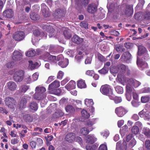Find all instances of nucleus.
Returning <instances> with one entry per match:
<instances>
[{
	"label": "nucleus",
	"instance_id": "nucleus-1",
	"mask_svg": "<svg viewBox=\"0 0 150 150\" xmlns=\"http://www.w3.org/2000/svg\"><path fill=\"white\" fill-rule=\"evenodd\" d=\"M118 81L123 85L127 82L126 86V91L128 93H131L134 90V88H137L140 84L139 81L133 79H129L126 78L121 74L117 75Z\"/></svg>",
	"mask_w": 150,
	"mask_h": 150
},
{
	"label": "nucleus",
	"instance_id": "nucleus-2",
	"mask_svg": "<svg viewBox=\"0 0 150 150\" xmlns=\"http://www.w3.org/2000/svg\"><path fill=\"white\" fill-rule=\"evenodd\" d=\"M46 89L45 88L37 86L35 88V92L33 96L34 98L37 100H42L46 97V96L44 93Z\"/></svg>",
	"mask_w": 150,
	"mask_h": 150
},
{
	"label": "nucleus",
	"instance_id": "nucleus-3",
	"mask_svg": "<svg viewBox=\"0 0 150 150\" xmlns=\"http://www.w3.org/2000/svg\"><path fill=\"white\" fill-rule=\"evenodd\" d=\"M14 80L16 82L21 81L23 78L24 71L22 70L15 69L12 70Z\"/></svg>",
	"mask_w": 150,
	"mask_h": 150
},
{
	"label": "nucleus",
	"instance_id": "nucleus-4",
	"mask_svg": "<svg viewBox=\"0 0 150 150\" xmlns=\"http://www.w3.org/2000/svg\"><path fill=\"white\" fill-rule=\"evenodd\" d=\"M100 91L103 94L108 96L110 99L114 98V95L113 93L112 89L109 85H106L102 86L100 88Z\"/></svg>",
	"mask_w": 150,
	"mask_h": 150
},
{
	"label": "nucleus",
	"instance_id": "nucleus-5",
	"mask_svg": "<svg viewBox=\"0 0 150 150\" xmlns=\"http://www.w3.org/2000/svg\"><path fill=\"white\" fill-rule=\"evenodd\" d=\"M4 101L6 105L10 108L13 109L16 107V102L13 98L7 97L5 98Z\"/></svg>",
	"mask_w": 150,
	"mask_h": 150
},
{
	"label": "nucleus",
	"instance_id": "nucleus-6",
	"mask_svg": "<svg viewBox=\"0 0 150 150\" xmlns=\"http://www.w3.org/2000/svg\"><path fill=\"white\" fill-rule=\"evenodd\" d=\"M42 28L49 33V36L50 38L54 36L56 33L55 30L52 25L48 24H43L42 25Z\"/></svg>",
	"mask_w": 150,
	"mask_h": 150
},
{
	"label": "nucleus",
	"instance_id": "nucleus-7",
	"mask_svg": "<svg viewBox=\"0 0 150 150\" xmlns=\"http://www.w3.org/2000/svg\"><path fill=\"white\" fill-rule=\"evenodd\" d=\"M66 13L64 10L57 9L54 12L53 15L55 18L59 19L64 17Z\"/></svg>",
	"mask_w": 150,
	"mask_h": 150
},
{
	"label": "nucleus",
	"instance_id": "nucleus-8",
	"mask_svg": "<svg viewBox=\"0 0 150 150\" xmlns=\"http://www.w3.org/2000/svg\"><path fill=\"white\" fill-rule=\"evenodd\" d=\"M25 37V33L22 31H18L15 32L13 36V38L16 41H18L22 40Z\"/></svg>",
	"mask_w": 150,
	"mask_h": 150
},
{
	"label": "nucleus",
	"instance_id": "nucleus-9",
	"mask_svg": "<svg viewBox=\"0 0 150 150\" xmlns=\"http://www.w3.org/2000/svg\"><path fill=\"white\" fill-rule=\"evenodd\" d=\"M48 54L49 55L48 57V61L54 63H56L57 61L62 60L63 58L62 54H60L56 57V56L50 55L49 53Z\"/></svg>",
	"mask_w": 150,
	"mask_h": 150
},
{
	"label": "nucleus",
	"instance_id": "nucleus-10",
	"mask_svg": "<svg viewBox=\"0 0 150 150\" xmlns=\"http://www.w3.org/2000/svg\"><path fill=\"white\" fill-rule=\"evenodd\" d=\"M133 9L132 5H127L124 7L123 12V14H125L127 16H131L133 14Z\"/></svg>",
	"mask_w": 150,
	"mask_h": 150
},
{
	"label": "nucleus",
	"instance_id": "nucleus-11",
	"mask_svg": "<svg viewBox=\"0 0 150 150\" xmlns=\"http://www.w3.org/2000/svg\"><path fill=\"white\" fill-rule=\"evenodd\" d=\"M28 98H30V97L26 95L21 98L20 101L18 103V106L20 108H22L25 107L27 103V100Z\"/></svg>",
	"mask_w": 150,
	"mask_h": 150
},
{
	"label": "nucleus",
	"instance_id": "nucleus-12",
	"mask_svg": "<svg viewBox=\"0 0 150 150\" xmlns=\"http://www.w3.org/2000/svg\"><path fill=\"white\" fill-rule=\"evenodd\" d=\"M127 112V110L122 107L116 108L115 110L116 114L119 117H122Z\"/></svg>",
	"mask_w": 150,
	"mask_h": 150
},
{
	"label": "nucleus",
	"instance_id": "nucleus-13",
	"mask_svg": "<svg viewBox=\"0 0 150 150\" xmlns=\"http://www.w3.org/2000/svg\"><path fill=\"white\" fill-rule=\"evenodd\" d=\"M127 143L125 141L122 143L119 141L117 143L116 150H126L127 149Z\"/></svg>",
	"mask_w": 150,
	"mask_h": 150
},
{
	"label": "nucleus",
	"instance_id": "nucleus-14",
	"mask_svg": "<svg viewBox=\"0 0 150 150\" xmlns=\"http://www.w3.org/2000/svg\"><path fill=\"white\" fill-rule=\"evenodd\" d=\"M22 54L20 52L14 51L12 55V58L14 60L18 61L22 59Z\"/></svg>",
	"mask_w": 150,
	"mask_h": 150
},
{
	"label": "nucleus",
	"instance_id": "nucleus-15",
	"mask_svg": "<svg viewBox=\"0 0 150 150\" xmlns=\"http://www.w3.org/2000/svg\"><path fill=\"white\" fill-rule=\"evenodd\" d=\"M131 57V55L128 52H125L121 56L120 60L122 62H127Z\"/></svg>",
	"mask_w": 150,
	"mask_h": 150
},
{
	"label": "nucleus",
	"instance_id": "nucleus-16",
	"mask_svg": "<svg viewBox=\"0 0 150 150\" xmlns=\"http://www.w3.org/2000/svg\"><path fill=\"white\" fill-rule=\"evenodd\" d=\"M117 4H113L112 0H108L107 8L108 9L109 12H111L114 10L115 8L116 7Z\"/></svg>",
	"mask_w": 150,
	"mask_h": 150
},
{
	"label": "nucleus",
	"instance_id": "nucleus-17",
	"mask_svg": "<svg viewBox=\"0 0 150 150\" xmlns=\"http://www.w3.org/2000/svg\"><path fill=\"white\" fill-rule=\"evenodd\" d=\"M137 64L138 67L142 70L148 67L147 63L144 61H142L138 57L137 58Z\"/></svg>",
	"mask_w": 150,
	"mask_h": 150
},
{
	"label": "nucleus",
	"instance_id": "nucleus-18",
	"mask_svg": "<svg viewBox=\"0 0 150 150\" xmlns=\"http://www.w3.org/2000/svg\"><path fill=\"white\" fill-rule=\"evenodd\" d=\"M139 115L142 117H143L145 120H150V113L145 111L143 110L139 113Z\"/></svg>",
	"mask_w": 150,
	"mask_h": 150
},
{
	"label": "nucleus",
	"instance_id": "nucleus-19",
	"mask_svg": "<svg viewBox=\"0 0 150 150\" xmlns=\"http://www.w3.org/2000/svg\"><path fill=\"white\" fill-rule=\"evenodd\" d=\"M86 142L89 144H93L97 140V139L93 134H90L87 136L85 138Z\"/></svg>",
	"mask_w": 150,
	"mask_h": 150
},
{
	"label": "nucleus",
	"instance_id": "nucleus-20",
	"mask_svg": "<svg viewBox=\"0 0 150 150\" xmlns=\"http://www.w3.org/2000/svg\"><path fill=\"white\" fill-rule=\"evenodd\" d=\"M97 9V7L95 4H92L88 5L87 10L89 13L93 14L96 11Z\"/></svg>",
	"mask_w": 150,
	"mask_h": 150
},
{
	"label": "nucleus",
	"instance_id": "nucleus-21",
	"mask_svg": "<svg viewBox=\"0 0 150 150\" xmlns=\"http://www.w3.org/2000/svg\"><path fill=\"white\" fill-rule=\"evenodd\" d=\"M3 16L7 18H11L13 15V13L11 9H9L5 10L3 13Z\"/></svg>",
	"mask_w": 150,
	"mask_h": 150
},
{
	"label": "nucleus",
	"instance_id": "nucleus-22",
	"mask_svg": "<svg viewBox=\"0 0 150 150\" xmlns=\"http://www.w3.org/2000/svg\"><path fill=\"white\" fill-rule=\"evenodd\" d=\"M6 85L8 89L11 91H15L17 88V85L16 83L12 81L8 82Z\"/></svg>",
	"mask_w": 150,
	"mask_h": 150
},
{
	"label": "nucleus",
	"instance_id": "nucleus-23",
	"mask_svg": "<svg viewBox=\"0 0 150 150\" xmlns=\"http://www.w3.org/2000/svg\"><path fill=\"white\" fill-rule=\"evenodd\" d=\"M71 40L74 43L79 44L83 42V38H80L77 35H75L72 38Z\"/></svg>",
	"mask_w": 150,
	"mask_h": 150
},
{
	"label": "nucleus",
	"instance_id": "nucleus-24",
	"mask_svg": "<svg viewBox=\"0 0 150 150\" xmlns=\"http://www.w3.org/2000/svg\"><path fill=\"white\" fill-rule=\"evenodd\" d=\"M59 86L60 82L57 80H55L49 85L48 89L52 90L59 87Z\"/></svg>",
	"mask_w": 150,
	"mask_h": 150
},
{
	"label": "nucleus",
	"instance_id": "nucleus-25",
	"mask_svg": "<svg viewBox=\"0 0 150 150\" xmlns=\"http://www.w3.org/2000/svg\"><path fill=\"white\" fill-rule=\"evenodd\" d=\"M29 108L30 111L33 112L36 111L38 108L37 104L34 102H30L29 105Z\"/></svg>",
	"mask_w": 150,
	"mask_h": 150
},
{
	"label": "nucleus",
	"instance_id": "nucleus-26",
	"mask_svg": "<svg viewBox=\"0 0 150 150\" xmlns=\"http://www.w3.org/2000/svg\"><path fill=\"white\" fill-rule=\"evenodd\" d=\"M63 34L66 39H69L71 36L70 30L66 28H63Z\"/></svg>",
	"mask_w": 150,
	"mask_h": 150
},
{
	"label": "nucleus",
	"instance_id": "nucleus-27",
	"mask_svg": "<svg viewBox=\"0 0 150 150\" xmlns=\"http://www.w3.org/2000/svg\"><path fill=\"white\" fill-rule=\"evenodd\" d=\"M75 138V134L71 133H69L67 135L65 139L67 141L69 142H71L74 140Z\"/></svg>",
	"mask_w": 150,
	"mask_h": 150
},
{
	"label": "nucleus",
	"instance_id": "nucleus-28",
	"mask_svg": "<svg viewBox=\"0 0 150 150\" xmlns=\"http://www.w3.org/2000/svg\"><path fill=\"white\" fill-rule=\"evenodd\" d=\"M76 82L73 81H70L65 86V88L68 90L75 88Z\"/></svg>",
	"mask_w": 150,
	"mask_h": 150
},
{
	"label": "nucleus",
	"instance_id": "nucleus-29",
	"mask_svg": "<svg viewBox=\"0 0 150 150\" xmlns=\"http://www.w3.org/2000/svg\"><path fill=\"white\" fill-rule=\"evenodd\" d=\"M92 129L91 128L88 127H85L82 128L80 132L83 135H86L88 134L90 131H91Z\"/></svg>",
	"mask_w": 150,
	"mask_h": 150
},
{
	"label": "nucleus",
	"instance_id": "nucleus-30",
	"mask_svg": "<svg viewBox=\"0 0 150 150\" xmlns=\"http://www.w3.org/2000/svg\"><path fill=\"white\" fill-rule=\"evenodd\" d=\"M148 11L146 12L143 15L144 18L147 20L150 19V4H149L146 8Z\"/></svg>",
	"mask_w": 150,
	"mask_h": 150
},
{
	"label": "nucleus",
	"instance_id": "nucleus-31",
	"mask_svg": "<svg viewBox=\"0 0 150 150\" xmlns=\"http://www.w3.org/2000/svg\"><path fill=\"white\" fill-rule=\"evenodd\" d=\"M42 11V14L45 17H47L50 16V14L48 12L46 11L45 9L47 8V6L45 4H41Z\"/></svg>",
	"mask_w": 150,
	"mask_h": 150
},
{
	"label": "nucleus",
	"instance_id": "nucleus-32",
	"mask_svg": "<svg viewBox=\"0 0 150 150\" xmlns=\"http://www.w3.org/2000/svg\"><path fill=\"white\" fill-rule=\"evenodd\" d=\"M69 63V61L67 59H65L63 61L59 62L58 64L62 68H65L67 67Z\"/></svg>",
	"mask_w": 150,
	"mask_h": 150
},
{
	"label": "nucleus",
	"instance_id": "nucleus-33",
	"mask_svg": "<svg viewBox=\"0 0 150 150\" xmlns=\"http://www.w3.org/2000/svg\"><path fill=\"white\" fill-rule=\"evenodd\" d=\"M138 54L140 56L142 54L145 53L147 50L146 48L142 45L139 46L138 47Z\"/></svg>",
	"mask_w": 150,
	"mask_h": 150
},
{
	"label": "nucleus",
	"instance_id": "nucleus-34",
	"mask_svg": "<svg viewBox=\"0 0 150 150\" xmlns=\"http://www.w3.org/2000/svg\"><path fill=\"white\" fill-rule=\"evenodd\" d=\"M29 66L28 67L31 70L38 67L39 65L38 62H35L33 63V62L31 61H29Z\"/></svg>",
	"mask_w": 150,
	"mask_h": 150
},
{
	"label": "nucleus",
	"instance_id": "nucleus-35",
	"mask_svg": "<svg viewBox=\"0 0 150 150\" xmlns=\"http://www.w3.org/2000/svg\"><path fill=\"white\" fill-rule=\"evenodd\" d=\"M33 35L35 36L38 37L40 35L42 37L46 38L47 36V34L46 33L42 32L40 33V31L38 30H35L33 32Z\"/></svg>",
	"mask_w": 150,
	"mask_h": 150
},
{
	"label": "nucleus",
	"instance_id": "nucleus-36",
	"mask_svg": "<svg viewBox=\"0 0 150 150\" xmlns=\"http://www.w3.org/2000/svg\"><path fill=\"white\" fill-rule=\"evenodd\" d=\"M142 132L147 137L150 138V129L146 127H144L142 130Z\"/></svg>",
	"mask_w": 150,
	"mask_h": 150
},
{
	"label": "nucleus",
	"instance_id": "nucleus-37",
	"mask_svg": "<svg viewBox=\"0 0 150 150\" xmlns=\"http://www.w3.org/2000/svg\"><path fill=\"white\" fill-rule=\"evenodd\" d=\"M65 109L66 111L68 113L72 114L75 111L74 108L72 105H67Z\"/></svg>",
	"mask_w": 150,
	"mask_h": 150
},
{
	"label": "nucleus",
	"instance_id": "nucleus-38",
	"mask_svg": "<svg viewBox=\"0 0 150 150\" xmlns=\"http://www.w3.org/2000/svg\"><path fill=\"white\" fill-rule=\"evenodd\" d=\"M81 51H79L78 53L75 57V59L77 62H79L80 60L83 58L84 54Z\"/></svg>",
	"mask_w": 150,
	"mask_h": 150
},
{
	"label": "nucleus",
	"instance_id": "nucleus-39",
	"mask_svg": "<svg viewBox=\"0 0 150 150\" xmlns=\"http://www.w3.org/2000/svg\"><path fill=\"white\" fill-rule=\"evenodd\" d=\"M119 71L123 73H125L127 69V67L123 64H119L117 66Z\"/></svg>",
	"mask_w": 150,
	"mask_h": 150
},
{
	"label": "nucleus",
	"instance_id": "nucleus-40",
	"mask_svg": "<svg viewBox=\"0 0 150 150\" xmlns=\"http://www.w3.org/2000/svg\"><path fill=\"white\" fill-rule=\"evenodd\" d=\"M78 87L80 88H85L86 87V85L84 81L82 80H79L77 83Z\"/></svg>",
	"mask_w": 150,
	"mask_h": 150
},
{
	"label": "nucleus",
	"instance_id": "nucleus-41",
	"mask_svg": "<svg viewBox=\"0 0 150 150\" xmlns=\"http://www.w3.org/2000/svg\"><path fill=\"white\" fill-rule=\"evenodd\" d=\"M85 104L88 107H90L92 106L94 103L92 99H86L85 100Z\"/></svg>",
	"mask_w": 150,
	"mask_h": 150
},
{
	"label": "nucleus",
	"instance_id": "nucleus-42",
	"mask_svg": "<svg viewBox=\"0 0 150 150\" xmlns=\"http://www.w3.org/2000/svg\"><path fill=\"white\" fill-rule=\"evenodd\" d=\"M128 131V127L127 125H125L123 127L122 129L120 130V132L122 136H124Z\"/></svg>",
	"mask_w": 150,
	"mask_h": 150
},
{
	"label": "nucleus",
	"instance_id": "nucleus-43",
	"mask_svg": "<svg viewBox=\"0 0 150 150\" xmlns=\"http://www.w3.org/2000/svg\"><path fill=\"white\" fill-rule=\"evenodd\" d=\"M35 54V50L33 49L29 50L25 53L26 56L28 57L33 56Z\"/></svg>",
	"mask_w": 150,
	"mask_h": 150
},
{
	"label": "nucleus",
	"instance_id": "nucleus-44",
	"mask_svg": "<svg viewBox=\"0 0 150 150\" xmlns=\"http://www.w3.org/2000/svg\"><path fill=\"white\" fill-rule=\"evenodd\" d=\"M30 18L32 20L36 21L39 19V16L35 13H32L30 14Z\"/></svg>",
	"mask_w": 150,
	"mask_h": 150
},
{
	"label": "nucleus",
	"instance_id": "nucleus-45",
	"mask_svg": "<svg viewBox=\"0 0 150 150\" xmlns=\"http://www.w3.org/2000/svg\"><path fill=\"white\" fill-rule=\"evenodd\" d=\"M131 132L133 134L136 135L139 132V129L137 126H134L131 129Z\"/></svg>",
	"mask_w": 150,
	"mask_h": 150
},
{
	"label": "nucleus",
	"instance_id": "nucleus-46",
	"mask_svg": "<svg viewBox=\"0 0 150 150\" xmlns=\"http://www.w3.org/2000/svg\"><path fill=\"white\" fill-rule=\"evenodd\" d=\"M29 86L23 85L20 87V90L22 93H25L29 89Z\"/></svg>",
	"mask_w": 150,
	"mask_h": 150
},
{
	"label": "nucleus",
	"instance_id": "nucleus-47",
	"mask_svg": "<svg viewBox=\"0 0 150 150\" xmlns=\"http://www.w3.org/2000/svg\"><path fill=\"white\" fill-rule=\"evenodd\" d=\"M82 117L85 119H87L90 116V115L87 111L85 110H83L81 111Z\"/></svg>",
	"mask_w": 150,
	"mask_h": 150
},
{
	"label": "nucleus",
	"instance_id": "nucleus-48",
	"mask_svg": "<svg viewBox=\"0 0 150 150\" xmlns=\"http://www.w3.org/2000/svg\"><path fill=\"white\" fill-rule=\"evenodd\" d=\"M150 99L149 96H142L141 98V101L143 103H146L148 102Z\"/></svg>",
	"mask_w": 150,
	"mask_h": 150
},
{
	"label": "nucleus",
	"instance_id": "nucleus-49",
	"mask_svg": "<svg viewBox=\"0 0 150 150\" xmlns=\"http://www.w3.org/2000/svg\"><path fill=\"white\" fill-rule=\"evenodd\" d=\"M108 67L105 66L103 69L98 71L101 74H105L108 72Z\"/></svg>",
	"mask_w": 150,
	"mask_h": 150
},
{
	"label": "nucleus",
	"instance_id": "nucleus-50",
	"mask_svg": "<svg viewBox=\"0 0 150 150\" xmlns=\"http://www.w3.org/2000/svg\"><path fill=\"white\" fill-rule=\"evenodd\" d=\"M132 105L134 107H137L140 104V103L139 101V100H133L131 102Z\"/></svg>",
	"mask_w": 150,
	"mask_h": 150
},
{
	"label": "nucleus",
	"instance_id": "nucleus-51",
	"mask_svg": "<svg viewBox=\"0 0 150 150\" xmlns=\"http://www.w3.org/2000/svg\"><path fill=\"white\" fill-rule=\"evenodd\" d=\"M64 113L62 110H57L55 114V116L56 117L62 116L64 115Z\"/></svg>",
	"mask_w": 150,
	"mask_h": 150
},
{
	"label": "nucleus",
	"instance_id": "nucleus-52",
	"mask_svg": "<svg viewBox=\"0 0 150 150\" xmlns=\"http://www.w3.org/2000/svg\"><path fill=\"white\" fill-rule=\"evenodd\" d=\"M115 48L117 52H123L125 50L122 46L120 45L116 46Z\"/></svg>",
	"mask_w": 150,
	"mask_h": 150
},
{
	"label": "nucleus",
	"instance_id": "nucleus-53",
	"mask_svg": "<svg viewBox=\"0 0 150 150\" xmlns=\"http://www.w3.org/2000/svg\"><path fill=\"white\" fill-rule=\"evenodd\" d=\"M115 91L119 93H122L123 92V89L122 87L120 86H117L115 87Z\"/></svg>",
	"mask_w": 150,
	"mask_h": 150
},
{
	"label": "nucleus",
	"instance_id": "nucleus-54",
	"mask_svg": "<svg viewBox=\"0 0 150 150\" xmlns=\"http://www.w3.org/2000/svg\"><path fill=\"white\" fill-rule=\"evenodd\" d=\"M139 0V3L137 5L136 8H139V9L140 8H141L143 6L144 4L145 3L144 0Z\"/></svg>",
	"mask_w": 150,
	"mask_h": 150
},
{
	"label": "nucleus",
	"instance_id": "nucleus-55",
	"mask_svg": "<svg viewBox=\"0 0 150 150\" xmlns=\"http://www.w3.org/2000/svg\"><path fill=\"white\" fill-rule=\"evenodd\" d=\"M100 134L104 138L106 139L109 136V133L108 130H106L101 132Z\"/></svg>",
	"mask_w": 150,
	"mask_h": 150
},
{
	"label": "nucleus",
	"instance_id": "nucleus-56",
	"mask_svg": "<svg viewBox=\"0 0 150 150\" xmlns=\"http://www.w3.org/2000/svg\"><path fill=\"white\" fill-rule=\"evenodd\" d=\"M98 150H108L107 144L106 142L101 144Z\"/></svg>",
	"mask_w": 150,
	"mask_h": 150
},
{
	"label": "nucleus",
	"instance_id": "nucleus-57",
	"mask_svg": "<svg viewBox=\"0 0 150 150\" xmlns=\"http://www.w3.org/2000/svg\"><path fill=\"white\" fill-rule=\"evenodd\" d=\"M23 118L25 120L28 122H31L33 120L32 117L29 115H25L24 116Z\"/></svg>",
	"mask_w": 150,
	"mask_h": 150
},
{
	"label": "nucleus",
	"instance_id": "nucleus-58",
	"mask_svg": "<svg viewBox=\"0 0 150 150\" xmlns=\"http://www.w3.org/2000/svg\"><path fill=\"white\" fill-rule=\"evenodd\" d=\"M114 98L111 100H114L116 103H118L122 101V99L120 97L115 96L114 95Z\"/></svg>",
	"mask_w": 150,
	"mask_h": 150
},
{
	"label": "nucleus",
	"instance_id": "nucleus-59",
	"mask_svg": "<svg viewBox=\"0 0 150 150\" xmlns=\"http://www.w3.org/2000/svg\"><path fill=\"white\" fill-rule=\"evenodd\" d=\"M145 148L146 149V150H150V140H146L145 143Z\"/></svg>",
	"mask_w": 150,
	"mask_h": 150
},
{
	"label": "nucleus",
	"instance_id": "nucleus-60",
	"mask_svg": "<svg viewBox=\"0 0 150 150\" xmlns=\"http://www.w3.org/2000/svg\"><path fill=\"white\" fill-rule=\"evenodd\" d=\"M136 144V141L134 138L132 139L130 142L129 144L128 145V147L132 148Z\"/></svg>",
	"mask_w": 150,
	"mask_h": 150
},
{
	"label": "nucleus",
	"instance_id": "nucleus-61",
	"mask_svg": "<svg viewBox=\"0 0 150 150\" xmlns=\"http://www.w3.org/2000/svg\"><path fill=\"white\" fill-rule=\"evenodd\" d=\"M25 81L27 83H30L32 82L31 76L29 75H26L25 77Z\"/></svg>",
	"mask_w": 150,
	"mask_h": 150
},
{
	"label": "nucleus",
	"instance_id": "nucleus-62",
	"mask_svg": "<svg viewBox=\"0 0 150 150\" xmlns=\"http://www.w3.org/2000/svg\"><path fill=\"white\" fill-rule=\"evenodd\" d=\"M86 148L87 150H96V145H93L91 146H87Z\"/></svg>",
	"mask_w": 150,
	"mask_h": 150
},
{
	"label": "nucleus",
	"instance_id": "nucleus-63",
	"mask_svg": "<svg viewBox=\"0 0 150 150\" xmlns=\"http://www.w3.org/2000/svg\"><path fill=\"white\" fill-rule=\"evenodd\" d=\"M80 26L82 28L87 29L88 28V23L86 22L82 21L80 23Z\"/></svg>",
	"mask_w": 150,
	"mask_h": 150
},
{
	"label": "nucleus",
	"instance_id": "nucleus-64",
	"mask_svg": "<svg viewBox=\"0 0 150 150\" xmlns=\"http://www.w3.org/2000/svg\"><path fill=\"white\" fill-rule=\"evenodd\" d=\"M39 74L37 73H34L32 75V81H34L37 80Z\"/></svg>",
	"mask_w": 150,
	"mask_h": 150
}]
</instances>
